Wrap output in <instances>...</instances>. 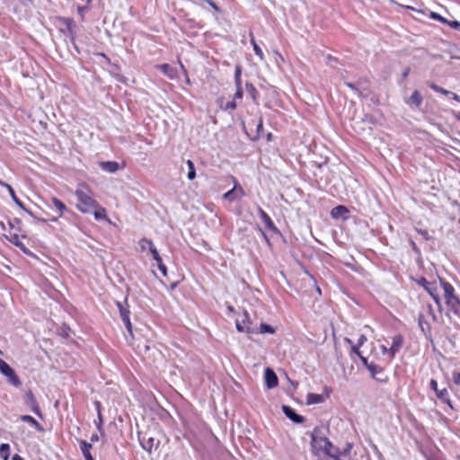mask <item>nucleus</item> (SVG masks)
Segmentation results:
<instances>
[{"mask_svg":"<svg viewBox=\"0 0 460 460\" xmlns=\"http://www.w3.org/2000/svg\"><path fill=\"white\" fill-rule=\"evenodd\" d=\"M418 323L422 332L430 330V325L429 322L425 320V316L422 314H420L418 316Z\"/></svg>","mask_w":460,"mask_h":460,"instance_id":"obj_30","label":"nucleus"},{"mask_svg":"<svg viewBox=\"0 0 460 460\" xmlns=\"http://www.w3.org/2000/svg\"><path fill=\"white\" fill-rule=\"evenodd\" d=\"M365 365L367 367V369L369 370L373 377H376L378 374L383 372V367L375 363L367 364V362Z\"/></svg>","mask_w":460,"mask_h":460,"instance_id":"obj_28","label":"nucleus"},{"mask_svg":"<svg viewBox=\"0 0 460 460\" xmlns=\"http://www.w3.org/2000/svg\"><path fill=\"white\" fill-rule=\"evenodd\" d=\"M366 341H367V338L364 335H361L358 341L357 345L352 346V351L360 358V359L362 360V362L364 364L367 363V358L365 357L361 356L360 351H359V347L362 346Z\"/></svg>","mask_w":460,"mask_h":460,"instance_id":"obj_26","label":"nucleus"},{"mask_svg":"<svg viewBox=\"0 0 460 460\" xmlns=\"http://www.w3.org/2000/svg\"><path fill=\"white\" fill-rule=\"evenodd\" d=\"M94 424L99 431H102L103 417L102 414L97 416V420H94Z\"/></svg>","mask_w":460,"mask_h":460,"instance_id":"obj_42","label":"nucleus"},{"mask_svg":"<svg viewBox=\"0 0 460 460\" xmlns=\"http://www.w3.org/2000/svg\"><path fill=\"white\" fill-rule=\"evenodd\" d=\"M94 406L97 411V415L102 414V404L99 401L94 402Z\"/></svg>","mask_w":460,"mask_h":460,"instance_id":"obj_53","label":"nucleus"},{"mask_svg":"<svg viewBox=\"0 0 460 460\" xmlns=\"http://www.w3.org/2000/svg\"><path fill=\"white\" fill-rule=\"evenodd\" d=\"M75 196L76 198L75 208L78 211L83 214L93 213L96 220L110 222L106 208L95 199L93 190L87 183H79L75 190Z\"/></svg>","mask_w":460,"mask_h":460,"instance_id":"obj_1","label":"nucleus"},{"mask_svg":"<svg viewBox=\"0 0 460 460\" xmlns=\"http://www.w3.org/2000/svg\"><path fill=\"white\" fill-rule=\"evenodd\" d=\"M0 372L7 377L8 382L14 387H20L22 382L15 371L4 359L0 358Z\"/></svg>","mask_w":460,"mask_h":460,"instance_id":"obj_5","label":"nucleus"},{"mask_svg":"<svg viewBox=\"0 0 460 460\" xmlns=\"http://www.w3.org/2000/svg\"><path fill=\"white\" fill-rule=\"evenodd\" d=\"M311 447L314 455L326 456L328 457L327 460H351V446L340 450L326 437L321 436L318 429H315L312 433Z\"/></svg>","mask_w":460,"mask_h":460,"instance_id":"obj_2","label":"nucleus"},{"mask_svg":"<svg viewBox=\"0 0 460 460\" xmlns=\"http://www.w3.org/2000/svg\"><path fill=\"white\" fill-rule=\"evenodd\" d=\"M12 460H24L21 456H19L18 454H15L13 456V459Z\"/></svg>","mask_w":460,"mask_h":460,"instance_id":"obj_59","label":"nucleus"},{"mask_svg":"<svg viewBox=\"0 0 460 460\" xmlns=\"http://www.w3.org/2000/svg\"><path fill=\"white\" fill-rule=\"evenodd\" d=\"M436 395L441 402L447 403L451 408H453L452 402L450 400V396L447 388L439 389L438 391H437Z\"/></svg>","mask_w":460,"mask_h":460,"instance_id":"obj_24","label":"nucleus"},{"mask_svg":"<svg viewBox=\"0 0 460 460\" xmlns=\"http://www.w3.org/2000/svg\"><path fill=\"white\" fill-rule=\"evenodd\" d=\"M332 393V388H330L328 386H324L323 394H313V393L308 394L306 396V403L307 404L322 403L325 401V399L330 397Z\"/></svg>","mask_w":460,"mask_h":460,"instance_id":"obj_8","label":"nucleus"},{"mask_svg":"<svg viewBox=\"0 0 460 460\" xmlns=\"http://www.w3.org/2000/svg\"><path fill=\"white\" fill-rule=\"evenodd\" d=\"M450 94H452V97L455 101L460 102V96L455 93H451Z\"/></svg>","mask_w":460,"mask_h":460,"instance_id":"obj_56","label":"nucleus"},{"mask_svg":"<svg viewBox=\"0 0 460 460\" xmlns=\"http://www.w3.org/2000/svg\"><path fill=\"white\" fill-rule=\"evenodd\" d=\"M264 378L266 386L269 389L276 387L279 384V379L276 373L270 367L265 369Z\"/></svg>","mask_w":460,"mask_h":460,"instance_id":"obj_12","label":"nucleus"},{"mask_svg":"<svg viewBox=\"0 0 460 460\" xmlns=\"http://www.w3.org/2000/svg\"><path fill=\"white\" fill-rule=\"evenodd\" d=\"M50 200L58 214V217H61L66 212L69 211L67 207L57 197H52Z\"/></svg>","mask_w":460,"mask_h":460,"instance_id":"obj_17","label":"nucleus"},{"mask_svg":"<svg viewBox=\"0 0 460 460\" xmlns=\"http://www.w3.org/2000/svg\"><path fill=\"white\" fill-rule=\"evenodd\" d=\"M423 102V97L420 94V93L417 90L413 91L411 96L409 97V100L407 101V103L409 105H414L416 108H419Z\"/></svg>","mask_w":460,"mask_h":460,"instance_id":"obj_18","label":"nucleus"},{"mask_svg":"<svg viewBox=\"0 0 460 460\" xmlns=\"http://www.w3.org/2000/svg\"><path fill=\"white\" fill-rule=\"evenodd\" d=\"M429 86L432 90H434L435 92L439 93H441V94H443V95H448V94H450V93H451V92H449V91H447V90H446V89H444V88H442V87L438 86V84H435V83H433V82L429 83Z\"/></svg>","mask_w":460,"mask_h":460,"instance_id":"obj_36","label":"nucleus"},{"mask_svg":"<svg viewBox=\"0 0 460 460\" xmlns=\"http://www.w3.org/2000/svg\"><path fill=\"white\" fill-rule=\"evenodd\" d=\"M207 4H209L216 12L220 13L221 10L219 6L213 0H205Z\"/></svg>","mask_w":460,"mask_h":460,"instance_id":"obj_49","label":"nucleus"},{"mask_svg":"<svg viewBox=\"0 0 460 460\" xmlns=\"http://www.w3.org/2000/svg\"><path fill=\"white\" fill-rule=\"evenodd\" d=\"M79 445L85 460H94L93 455L91 454V449L93 447L92 443H89L85 440H80Z\"/></svg>","mask_w":460,"mask_h":460,"instance_id":"obj_16","label":"nucleus"},{"mask_svg":"<svg viewBox=\"0 0 460 460\" xmlns=\"http://www.w3.org/2000/svg\"><path fill=\"white\" fill-rule=\"evenodd\" d=\"M219 106L222 110L224 111H234L236 109L237 107V104L236 102H234V100L231 101V102H228L226 103V105L224 106L223 103L220 102L219 103Z\"/></svg>","mask_w":460,"mask_h":460,"instance_id":"obj_37","label":"nucleus"},{"mask_svg":"<svg viewBox=\"0 0 460 460\" xmlns=\"http://www.w3.org/2000/svg\"><path fill=\"white\" fill-rule=\"evenodd\" d=\"M260 232H261V235L263 236V238L266 240V242L269 243L270 240H269L267 234L264 233V231L261 228H260Z\"/></svg>","mask_w":460,"mask_h":460,"instance_id":"obj_58","label":"nucleus"},{"mask_svg":"<svg viewBox=\"0 0 460 460\" xmlns=\"http://www.w3.org/2000/svg\"><path fill=\"white\" fill-rule=\"evenodd\" d=\"M439 288H441L439 282L432 281L431 285L426 289V291L433 298L434 302L438 305V311L442 312L443 306L439 296Z\"/></svg>","mask_w":460,"mask_h":460,"instance_id":"obj_9","label":"nucleus"},{"mask_svg":"<svg viewBox=\"0 0 460 460\" xmlns=\"http://www.w3.org/2000/svg\"><path fill=\"white\" fill-rule=\"evenodd\" d=\"M145 243L147 244L148 246V250L153 257V259L157 261H160L162 260L158 251L156 250V248L155 247L154 245V243L152 242V240H149L147 238H142L140 241H139V245H140V248L142 251H145Z\"/></svg>","mask_w":460,"mask_h":460,"instance_id":"obj_13","label":"nucleus"},{"mask_svg":"<svg viewBox=\"0 0 460 460\" xmlns=\"http://www.w3.org/2000/svg\"><path fill=\"white\" fill-rule=\"evenodd\" d=\"M275 329L268 324V323H261L260 324V333H270V334H273L275 333Z\"/></svg>","mask_w":460,"mask_h":460,"instance_id":"obj_35","label":"nucleus"},{"mask_svg":"<svg viewBox=\"0 0 460 460\" xmlns=\"http://www.w3.org/2000/svg\"><path fill=\"white\" fill-rule=\"evenodd\" d=\"M246 91L253 101H256L258 91L252 83L245 84Z\"/></svg>","mask_w":460,"mask_h":460,"instance_id":"obj_33","label":"nucleus"},{"mask_svg":"<svg viewBox=\"0 0 460 460\" xmlns=\"http://www.w3.org/2000/svg\"><path fill=\"white\" fill-rule=\"evenodd\" d=\"M282 411L285 415L295 423H302L305 420L303 416L297 414L290 406L283 405Z\"/></svg>","mask_w":460,"mask_h":460,"instance_id":"obj_15","label":"nucleus"},{"mask_svg":"<svg viewBox=\"0 0 460 460\" xmlns=\"http://www.w3.org/2000/svg\"><path fill=\"white\" fill-rule=\"evenodd\" d=\"M0 456L3 460H8L10 456V446L7 443H4L0 446Z\"/></svg>","mask_w":460,"mask_h":460,"instance_id":"obj_31","label":"nucleus"},{"mask_svg":"<svg viewBox=\"0 0 460 460\" xmlns=\"http://www.w3.org/2000/svg\"><path fill=\"white\" fill-rule=\"evenodd\" d=\"M98 55L109 60V58L104 53H99Z\"/></svg>","mask_w":460,"mask_h":460,"instance_id":"obj_64","label":"nucleus"},{"mask_svg":"<svg viewBox=\"0 0 460 460\" xmlns=\"http://www.w3.org/2000/svg\"><path fill=\"white\" fill-rule=\"evenodd\" d=\"M5 238L15 246L22 248L24 245L21 241V236L19 234L10 231L8 234H4Z\"/></svg>","mask_w":460,"mask_h":460,"instance_id":"obj_22","label":"nucleus"},{"mask_svg":"<svg viewBox=\"0 0 460 460\" xmlns=\"http://www.w3.org/2000/svg\"><path fill=\"white\" fill-rule=\"evenodd\" d=\"M5 238L15 246L22 248L24 245L21 241V236L19 234L10 231L8 234H4Z\"/></svg>","mask_w":460,"mask_h":460,"instance_id":"obj_23","label":"nucleus"},{"mask_svg":"<svg viewBox=\"0 0 460 460\" xmlns=\"http://www.w3.org/2000/svg\"><path fill=\"white\" fill-rule=\"evenodd\" d=\"M157 67L170 79H173L176 77V70L172 68L169 64H162L159 65Z\"/></svg>","mask_w":460,"mask_h":460,"instance_id":"obj_25","label":"nucleus"},{"mask_svg":"<svg viewBox=\"0 0 460 460\" xmlns=\"http://www.w3.org/2000/svg\"><path fill=\"white\" fill-rule=\"evenodd\" d=\"M404 342V338L402 334L398 333L392 337V344L389 348L391 358H394L395 355L401 350Z\"/></svg>","mask_w":460,"mask_h":460,"instance_id":"obj_11","label":"nucleus"},{"mask_svg":"<svg viewBox=\"0 0 460 460\" xmlns=\"http://www.w3.org/2000/svg\"><path fill=\"white\" fill-rule=\"evenodd\" d=\"M20 420L23 422L30 424L38 431L42 432L44 430L43 427L40 424V422L30 415H21Z\"/></svg>","mask_w":460,"mask_h":460,"instance_id":"obj_20","label":"nucleus"},{"mask_svg":"<svg viewBox=\"0 0 460 460\" xmlns=\"http://www.w3.org/2000/svg\"><path fill=\"white\" fill-rule=\"evenodd\" d=\"M57 21L64 26L60 29V31L69 37L72 41L75 40V28L76 25L72 18L68 17H57Z\"/></svg>","mask_w":460,"mask_h":460,"instance_id":"obj_7","label":"nucleus"},{"mask_svg":"<svg viewBox=\"0 0 460 460\" xmlns=\"http://www.w3.org/2000/svg\"><path fill=\"white\" fill-rule=\"evenodd\" d=\"M445 24H448L451 28L456 30L460 29V22L458 21H448V22H446Z\"/></svg>","mask_w":460,"mask_h":460,"instance_id":"obj_48","label":"nucleus"},{"mask_svg":"<svg viewBox=\"0 0 460 460\" xmlns=\"http://www.w3.org/2000/svg\"><path fill=\"white\" fill-rule=\"evenodd\" d=\"M241 75H242V68L240 66H236L235 70H234V84H235L236 88H239V86H242Z\"/></svg>","mask_w":460,"mask_h":460,"instance_id":"obj_34","label":"nucleus"},{"mask_svg":"<svg viewBox=\"0 0 460 460\" xmlns=\"http://www.w3.org/2000/svg\"><path fill=\"white\" fill-rule=\"evenodd\" d=\"M207 4H209L216 12L220 13L221 10L219 6L213 0H205Z\"/></svg>","mask_w":460,"mask_h":460,"instance_id":"obj_50","label":"nucleus"},{"mask_svg":"<svg viewBox=\"0 0 460 460\" xmlns=\"http://www.w3.org/2000/svg\"><path fill=\"white\" fill-rule=\"evenodd\" d=\"M381 352L384 356H387L389 360L394 359V358H391L389 348H387L385 345L380 346Z\"/></svg>","mask_w":460,"mask_h":460,"instance_id":"obj_45","label":"nucleus"},{"mask_svg":"<svg viewBox=\"0 0 460 460\" xmlns=\"http://www.w3.org/2000/svg\"><path fill=\"white\" fill-rule=\"evenodd\" d=\"M259 216L261 217V219L262 220V222L264 223L265 226L274 232V233H279V230L277 228V226H275L274 222L272 221V219L270 218V217L261 208H259Z\"/></svg>","mask_w":460,"mask_h":460,"instance_id":"obj_14","label":"nucleus"},{"mask_svg":"<svg viewBox=\"0 0 460 460\" xmlns=\"http://www.w3.org/2000/svg\"><path fill=\"white\" fill-rule=\"evenodd\" d=\"M349 212V209L345 206L339 205L332 209L331 216L332 218L346 217Z\"/></svg>","mask_w":460,"mask_h":460,"instance_id":"obj_19","label":"nucleus"},{"mask_svg":"<svg viewBox=\"0 0 460 460\" xmlns=\"http://www.w3.org/2000/svg\"><path fill=\"white\" fill-rule=\"evenodd\" d=\"M24 402H25L26 405H28L35 414H37L40 418L42 417V413H41L40 408L39 406V403H38L33 393L31 390H29L25 393Z\"/></svg>","mask_w":460,"mask_h":460,"instance_id":"obj_10","label":"nucleus"},{"mask_svg":"<svg viewBox=\"0 0 460 460\" xmlns=\"http://www.w3.org/2000/svg\"><path fill=\"white\" fill-rule=\"evenodd\" d=\"M126 328L128 329V331L129 332H132V325H131V323H130V319H129V315H125L124 316V320H122Z\"/></svg>","mask_w":460,"mask_h":460,"instance_id":"obj_46","label":"nucleus"},{"mask_svg":"<svg viewBox=\"0 0 460 460\" xmlns=\"http://www.w3.org/2000/svg\"><path fill=\"white\" fill-rule=\"evenodd\" d=\"M118 305L119 307V312H120L121 319L124 320V316L125 315H129V311L125 309V308H123L120 303H118Z\"/></svg>","mask_w":460,"mask_h":460,"instance_id":"obj_51","label":"nucleus"},{"mask_svg":"<svg viewBox=\"0 0 460 460\" xmlns=\"http://www.w3.org/2000/svg\"><path fill=\"white\" fill-rule=\"evenodd\" d=\"M100 167L108 172H116L119 169V164L114 161L101 162Z\"/></svg>","mask_w":460,"mask_h":460,"instance_id":"obj_21","label":"nucleus"},{"mask_svg":"<svg viewBox=\"0 0 460 460\" xmlns=\"http://www.w3.org/2000/svg\"><path fill=\"white\" fill-rule=\"evenodd\" d=\"M346 85L352 90H356V87L351 83H346Z\"/></svg>","mask_w":460,"mask_h":460,"instance_id":"obj_63","label":"nucleus"},{"mask_svg":"<svg viewBox=\"0 0 460 460\" xmlns=\"http://www.w3.org/2000/svg\"><path fill=\"white\" fill-rule=\"evenodd\" d=\"M415 230L417 231L418 234H420L422 236V238L424 240L428 241L430 239V235H429L428 230L420 229V228H417V227L415 228Z\"/></svg>","mask_w":460,"mask_h":460,"instance_id":"obj_43","label":"nucleus"},{"mask_svg":"<svg viewBox=\"0 0 460 460\" xmlns=\"http://www.w3.org/2000/svg\"><path fill=\"white\" fill-rule=\"evenodd\" d=\"M5 188L6 190H8L12 199L14 201V203L21 208L24 209L25 207H24V204L21 201V199L16 196L15 194V191L13 190V188L8 184V185H5Z\"/></svg>","mask_w":460,"mask_h":460,"instance_id":"obj_27","label":"nucleus"},{"mask_svg":"<svg viewBox=\"0 0 460 460\" xmlns=\"http://www.w3.org/2000/svg\"><path fill=\"white\" fill-rule=\"evenodd\" d=\"M243 88L242 86H239V88H236V91L234 95V100H241L243 98Z\"/></svg>","mask_w":460,"mask_h":460,"instance_id":"obj_47","label":"nucleus"},{"mask_svg":"<svg viewBox=\"0 0 460 460\" xmlns=\"http://www.w3.org/2000/svg\"><path fill=\"white\" fill-rule=\"evenodd\" d=\"M257 128H258V130L262 129V128H263L262 119H260Z\"/></svg>","mask_w":460,"mask_h":460,"instance_id":"obj_60","label":"nucleus"},{"mask_svg":"<svg viewBox=\"0 0 460 460\" xmlns=\"http://www.w3.org/2000/svg\"><path fill=\"white\" fill-rule=\"evenodd\" d=\"M250 36H251V43H252V45L253 47V50H254L256 56H258L261 60H262L264 58V55H263V52H262L261 49L256 43V40H255L252 33H250Z\"/></svg>","mask_w":460,"mask_h":460,"instance_id":"obj_29","label":"nucleus"},{"mask_svg":"<svg viewBox=\"0 0 460 460\" xmlns=\"http://www.w3.org/2000/svg\"><path fill=\"white\" fill-rule=\"evenodd\" d=\"M156 264H157L159 270L163 274V276L166 277L167 276V268L164 265V263L163 262V260L157 261Z\"/></svg>","mask_w":460,"mask_h":460,"instance_id":"obj_41","label":"nucleus"},{"mask_svg":"<svg viewBox=\"0 0 460 460\" xmlns=\"http://www.w3.org/2000/svg\"><path fill=\"white\" fill-rule=\"evenodd\" d=\"M186 164H187L188 169H189L187 177H188L189 180L192 181L196 177L194 163L191 160H187Z\"/></svg>","mask_w":460,"mask_h":460,"instance_id":"obj_32","label":"nucleus"},{"mask_svg":"<svg viewBox=\"0 0 460 460\" xmlns=\"http://www.w3.org/2000/svg\"><path fill=\"white\" fill-rule=\"evenodd\" d=\"M235 327L239 332L253 333L255 332L250 315L245 310L238 314L235 320Z\"/></svg>","mask_w":460,"mask_h":460,"instance_id":"obj_4","label":"nucleus"},{"mask_svg":"<svg viewBox=\"0 0 460 460\" xmlns=\"http://www.w3.org/2000/svg\"><path fill=\"white\" fill-rule=\"evenodd\" d=\"M231 179L234 183V186L230 190L226 191L223 195V199L230 202H233L234 200L241 199L243 197L246 195V193L235 177L232 176Z\"/></svg>","mask_w":460,"mask_h":460,"instance_id":"obj_6","label":"nucleus"},{"mask_svg":"<svg viewBox=\"0 0 460 460\" xmlns=\"http://www.w3.org/2000/svg\"><path fill=\"white\" fill-rule=\"evenodd\" d=\"M429 387L435 391V393H437V391H438V382L435 380V379H431L430 380V383H429Z\"/></svg>","mask_w":460,"mask_h":460,"instance_id":"obj_52","label":"nucleus"},{"mask_svg":"<svg viewBox=\"0 0 460 460\" xmlns=\"http://www.w3.org/2000/svg\"><path fill=\"white\" fill-rule=\"evenodd\" d=\"M452 379H453L454 384L456 385L459 386L460 385V372L457 370H455L452 373Z\"/></svg>","mask_w":460,"mask_h":460,"instance_id":"obj_44","label":"nucleus"},{"mask_svg":"<svg viewBox=\"0 0 460 460\" xmlns=\"http://www.w3.org/2000/svg\"><path fill=\"white\" fill-rule=\"evenodd\" d=\"M430 17L442 23L448 22L447 19H446L445 17L437 13H431Z\"/></svg>","mask_w":460,"mask_h":460,"instance_id":"obj_40","label":"nucleus"},{"mask_svg":"<svg viewBox=\"0 0 460 460\" xmlns=\"http://www.w3.org/2000/svg\"><path fill=\"white\" fill-rule=\"evenodd\" d=\"M417 284L425 290L431 285L432 281H428L425 278H420L416 280Z\"/></svg>","mask_w":460,"mask_h":460,"instance_id":"obj_39","label":"nucleus"},{"mask_svg":"<svg viewBox=\"0 0 460 460\" xmlns=\"http://www.w3.org/2000/svg\"><path fill=\"white\" fill-rule=\"evenodd\" d=\"M85 5H78L77 6V12L79 15L81 16V19L84 20V12H86L89 9V4L91 3V0H86Z\"/></svg>","mask_w":460,"mask_h":460,"instance_id":"obj_38","label":"nucleus"},{"mask_svg":"<svg viewBox=\"0 0 460 460\" xmlns=\"http://www.w3.org/2000/svg\"><path fill=\"white\" fill-rule=\"evenodd\" d=\"M428 308H429V312L430 315H431V316H432V318L435 320V319H436V315H435V314H434V312H433V308H432V306H431L430 305H429Z\"/></svg>","mask_w":460,"mask_h":460,"instance_id":"obj_55","label":"nucleus"},{"mask_svg":"<svg viewBox=\"0 0 460 460\" xmlns=\"http://www.w3.org/2000/svg\"><path fill=\"white\" fill-rule=\"evenodd\" d=\"M439 283L444 291V298L448 309L454 314H458L460 311V299L456 294L455 288L442 279H439Z\"/></svg>","mask_w":460,"mask_h":460,"instance_id":"obj_3","label":"nucleus"},{"mask_svg":"<svg viewBox=\"0 0 460 460\" xmlns=\"http://www.w3.org/2000/svg\"><path fill=\"white\" fill-rule=\"evenodd\" d=\"M410 73V68H406L405 71L402 73V77L406 78Z\"/></svg>","mask_w":460,"mask_h":460,"instance_id":"obj_61","label":"nucleus"},{"mask_svg":"<svg viewBox=\"0 0 460 460\" xmlns=\"http://www.w3.org/2000/svg\"><path fill=\"white\" fill-rule=\"evenodd\" d=\"M90 440H91L90 443L97 442L99 440V436L97 434H93L91 436Z\"/></svg>","mask_w":460,"mask_h":460,"instance_id":"obj_54","label":"nucleus"},{"mask_svg":"<svg viewBox=\"0 0 460 460\" xmlns=\"http://www.w3.org/2000/svg\"><path fill=\"white\" fill-rule=\"evenodd\" d=\"M179 62H180V66H181V70H182L185 74H187V70H186L184 65L181 61H179Z\"/></svg>","mask_w":460,"mask_h":460,"instance_id":"obj_62","label":"nucleus"},{"mask_svg":"<svg viewBox=\"0 0 460 460\" xmlns=\"http://www.w3.org/2000/svg\"><path fill=\"white\" fill-rule=\"evenodd\" d=\"M152 443H153V438H151V439L149 440V444H152ZM152 447H153L152 445H150L148 447H146V446H143V447H144L146 450L149 451V452H151V450H152Z\"/></svg>","mask_w":460,"mask_h":460,"instance_id":"obj_57","label":"nucleus"}]
</instances>
